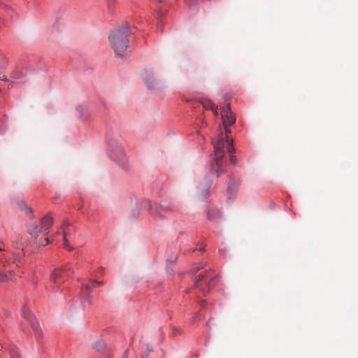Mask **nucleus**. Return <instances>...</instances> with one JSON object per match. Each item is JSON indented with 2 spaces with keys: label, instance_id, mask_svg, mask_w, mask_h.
<instances>
[{
  "label": "nucleus",
  "instance_id": "nucleus-30",
  "mask_svg": "<svg viewBox=\"0 0 358 358\" xmlns=\"http://www.w3.org/2000/svg\"><path fill=\"white\" fill-rule=\"evenodd\" d=\"M147 350L148 351H152V346L150 345H147Z\"/></svg>",
  "mask_w": 358,
  "mask_h": 358
},
{
  "label": "nucleus",
  "instance_id": "nucleus-36",
  "mask_svg": "<svg viewBox=\"0 0 358 358\" xmlns=\"http://www.w3.org/2000/svg\"><path fill=\"white\" fill-rule=\"evenodd\" d=\"M138 215V213H137L136 214H134V216L136 217H137Z\"/></svg>",
  "mask_w": 358,
  "mask_h": 358
},
{
  "label": "nucleus",
  "instance_id": "nucleus-20",
  "mask_svg": "<svg viewBox=\"0 0 358 358\" xmlns=\"http://www.w3.org/2000/svg\"><path fill=\"white\" fill-rule=\"evenodd\" d=\"M23 74L20 71H13L11 73L10 77L14 79H20Z\"/></svg>",
  "mask_w": 358,
  "mask_h": 358
},
{
  "label": "nucleus",
  "instance_id": "nucleus-25",
  "mask_svg": "<svg viewBox=\"0 0 358 358\" xmlns=\"http://www.w3.org/2000/svg\"><path fill=\"white\" fill-rule=\"evenodd\" d=\"M7 130V127L5 124L0 125V134L3 135Z\"/></svg>",
  "mask_w": 358,
  "mask_h": 358
},
{
  "label": "nucleus",
  "instance_id": "nucleus-23",
  "mask_svg": "<svg viewBox=\"0 0 358 358\" xmlns=\"http://www.w3.org/2000/svg\"><path fill=\"white\" fill-rule=\"evenodd\" d=\"M235 150L234 152H229L230 154V162L231 164H234L236 163V157L233 155L234 153Z\"/></svg>",
  "mask_w": 358,
  "mask_h": 358
},
{
  "label": "nucleus",
  "instance_id": "nucleus-22",
  "mask_svg": "<svg viewBox=\"0 0 358 358\" xmlns=\"http://www.w3.org/2000/svg\"><path fill=\"white\" fill-rule=\"evenodd\" d=\"M106 1L109 9L113 8L116 3V0H106Z\"/></svg>",
  "mask_w": 358,
  "mask_h": 358
},
{
  "label": "nucleus",
  "instance_id": "nucleus-14",
  "mask_svg": "<svg viewBox=\"0 0 358 358\" xmlns=\"http://www.w3.org/2000/svg\"><path fill=\"white\" fill-rule=\"evenodd\" d=\"M76 110L83 119L88 120L90 117V113L85 106H78L76 107Z\"/></svg>",
  "mask_w": 358,
  "mask_h": 358
},
{
  "label": "nucleus",
  "instance_id": "nucleus-18",
  "mask_svg": "<svg viewBox=\"0 0 358 358\" xmlns=\"http://www.w3.org/2000/svg\"><path fill=\"white\" fill-rule=\"evenodd\" d=\"M64 236V247L67 249L69 251H72L73 250V247L70 245L69 241L67 240V233L66 231L63 232Z\"/></svg>",
  "mask_w": 358,
  "mask_h": 358
},
{
  "label": "nucleus",
  "instance_id": "nucleus-17",
  "mask_svg": "<svg viewBox=\"0 0 358 358\" xmlns=\"http://www.w3.org/2000/svg\"><path fill=\"white\" fill-rule=\"evenodd\" d=\"M8 350L10 352V358H22L21 355L15 348L11 347L8 349Z\"/></svg>",
  "mask_w": 358,
  "mask_h": 358
},
{
  "label": "nucleus",
  "instance_id": "nucleus-35",
  "mask_svg": "<svg viewBox=\"0 0 358 358\" xmlns=\"http://www.w3.org/2000/svg\"><path fill=\"white\" fill-rule=\"evenodd\" d=\"M3 59V55L0 53V62Z\"/></svg>",
  "mask_w": 358,
  "mask_h": 358
},
{
  "label": "nucleus",
  "instance_id": "nucleus-4",
  "mask_svg": "<svg viewBox=\"0 0 358 358\" xmlns=\"http://www.w3.org/2000/svg\"><path fill=\"white\" fill-rule=\"evenodd\" d=\"M52 217L48 214L41 220L40 227L34 226L32 229H29V234L31 236L30 244L33 242L39 247L45 246L49 242V240L48 238L43 236V233L52 225Z\"/></svg>",
  "mask_w": 358,
  "mask_h": 358
},
{
  "label": "nucleus",
  "instance_id": "nucleus-29",
  "mask_svg": "<svg viewBox=\"0 0 358 358\" xmlns=\"http://www.w3.org/2000/svg\"><path fill=\"white\" fill-rule=\"evenodd\" d=\"M177 259V255H175L173 258V259H168L169 262H175Z\"/></svg>",
  "mask_w": 358,
  "mask_h": 358
},
{
  "label": "nucleus",
  "instance_id": "nucleus-13",
  "mask_svg": "<svg viewBox=\"0 0 358 358\" xmlns=\"http://www.w3.org/2000/svg\"><path fill=\"white\" fill-rule=\"evenodd\" d=\"M213 182L210 179H206L203 184H201L199 189L201 190V196L203 198L208 196V189L211 186Z\"/></svg>",
  "mask_w": 358,
  "mask_h": 358
},
{
  "label": "nucleus",
  "instance_id": "nucleus-16",
  "mask_svg": "<svg viewBox=\"0 0 358 358\" xmlns=\"http://www.w3.org/2000/svg\"><path fill=\"white\" fill-rule=\"evenodd\" d=\"M238 185V182L234 179L232 178L229 180L228 187H227V192L229 194L232 190L235 189Z\"/></svg>",
  "mask_w": 358,
  "mask_h": 358
},
{
  "label": "nucleus",
  "instance_id": "nucleus-9",
  "mask_svg": "<svg viewBox=\"0 0 358 358\" xmlns=\"http://www.w3.org/2000/svg\"><path fill=\"white\" fill-rule=\"evenodd\" d=\"M71 273V268L66 266L62 268H55L51 272L50 280L52 282L57 283L64 279L65 276L69 277Z\"/></svg>",
  "mask_w": 358,
  "mask_h": 358
},
{
  "label": "nucleus",
  "instance_id": "nucleus-34",
  "mask_svg": "<svg viewBox=\"0 0 358 358\" xmlns=\"http://www.w3.org/2000/svg\"><path fill=\"white\" fill-rule=\"evenodd\" d=\"M161 27H162L161 22H159L158 23V29H161Z\"/></svg>",
  "mask_w": 358,
  "mask_h": 358
},
{
  "label": "nucleus",
  "instance_id": "nucleus-5",
  "mask_svg": "<svg viewBox=\"0 0 358 358\" xmlns=\"http://www.w3.org/2000/svg\"><path fill=\"white\" fill-rule=\"evenodd\" d=\"M197 278L194 282V287L203 292H205L206 290L208 292L210 291V289L216 285L219 280L218 276L210 269L201 271Z\"/></svg>",
  "mask_w": 358,
  "mask_h": 358
},
{
  "label": "nucleus",
  "instance_id": "nucleus-3",
  "mask_svg": "<svg viewBox=\"0 0 358 358\" xmlns=\"http://www.w3.org/2000/svg\"><path fill=\"white\" fill-rule=\"evenodd\" d=\"M25 254L22 248L20 252H11L12 259L6 255H0V282H4L10 280V275L13 272V267H20Z\"/></svg>",
  "mask_w": 358,
  "mask_h": 358
},
{
  "label": "nucleus",
  "instance_id": "nucleus-38",
  "mask_svg": "<svg viewBox=\"0 0 358 358\" xmlns=\"http://www.w3.org/2000/svg\"><path fill=\"white\" fill-rule=\"evenodd\" d=\"M3 346H1L0 348V350L3 349Z\"/></svg>",
  "mask_w": 358,
  "mask_h": 358
},
{
  "label": "nucleus",
  "instance_id": "nucleus-15",
  "mask_svg": "<svg viewBox=\"0 0 358 358\" xmlns=\"http://www.w3.org/2000/svg\"><path fill=\"white\" fill-rule=\"evenodd\" d=\"M94 348L101 353H103L106 350V343L104 341H97L94 345Z\"/></svg>",
  "mask_w": 358,
  "mask_h": 358
},
{
  "label": "nucleus",
  "instance_id": "nucleus-12",
  "mask_svg": "<svg viewBox=\"0 0 358 358\" xmlns=\"http://www.w3.org/2000/svg\"><path fill=\"white\" fill-rule=\"evenodd\" d=\"M110 155L113 160L117 161L119 163H124L125 155L124 150L120 146H117L114 149H112Z\"/></svg>",
  "mask_w": 358,
  "mask_h": 358
},
{
  "label": "nucleus",
  "instance_id": "nucleus-1",
  "mask_svg": "<svg viewBox=\"0 0 358 358\" xmlns=\"http://www.w3.org/2000/svg\"><path fill=\"white\" fill-rule=\"evenodd\" d=\"M225 130V137L221 132L217 140L213 141L214 147V157L211 164L210 172L216 176H220L224 172V157L225 156V150L228 152H234L232 139L229 138V135L231 134L229 127L231 125H223Z\"/></svg>",
  "mask_w": 358,
  "mask_h": 358
},
{
  "label": "nucleus",
  "instance_id": "nucleus-7",
  "mask_svg": "<svg viewBox=\"0 0 358 358\" xmlns=\"http://www.w3.org/2000/svg\"><path fill=\"white\" fill-rule=\"evenodd\" d=\"M22 314V316L29 322L30 325L31 326L32 329L36 334V338L38 340H41L43 338L42 329L40 327L38 322L36 320L35 317L30 313L29 308L24 307Z\"/></svg>",
  "mask_w": 358,
  "mask_h": 358
},
{
  "label": "nucleus",
  "instance_id": "nucleus-6",
  "mask_svg": "<svg viewBox=\"0 0 358 358\" xmlns=\"http://www.w3.org/2000/svg\"><path fill=\"white\" fill-rule=\"evenodd\" d=\"M145 85L150 89L159 90L164 87L163 83L157 78L152 69H146L142 73Z\"/></svg>",
  "mask_w": 358,
  "mask_h": 358
},
{
  "label": "nucleus",
  "instance_id": "nucleus-8",
  "mask_svg": "<svg viewBox=\"0 0 358 358\" xmlns=\"http://www.w3.org/2000/svg\"><path fill=\"white\" fill-rule=\"evenodd\" d=\"M174 208L171 206H159L151 208L150 213L156 218L163 220L171 217L175 213Z\"/></svg>",
  "mask_w": 358,
  "mask_h": 358
},
{
  "label": "nucleus",
  "instance_id": "nucleus-33",
  "mask_svg": "<svg viewBox=\"0 0 358 358\" xmlns=\"http://www.w3.org/2000/svg\"><path fill=\"white\" fill-rule=\"evenodd\" d=\"M189 1H190V3H191L192 5H193V4H195V3H196V0H189Z\"/></svg>",
  "mask_w": 358,
  "mask_h": 358
},
{
  "label": "nucleus",
  "instance_id": "nucleus-28",
  "mask_svg": "<svg viewBox=\"0 0 358 358\" xmlns=\"http://www.w3.org/2000/svg\"><path fill=\"white\" fill-rule=\"evenodd\" d=\"M213 111L214 112L215 115L217 116L218 115L217 108L215 106V108Z\"/></svg>",
  "mask_w": 358,
  "mask_h": 358
},
{
  "label": "nucleus",
  "instance_id": "nucleus-24",
  "mask_svg": "<svg viewBox=\"0 0 358 358\" xmlns=\"http://www.w3.org/2000/svg\"><path fill=\"white\" fill-rule=\"evenodd\" d=\"M214 213L217 215H220V213L219 212H215L214 210H210L208 213V219H212L215 217L214 215Z\"/></svg>",
  "mask_w": 358,
  "mask_h": 358
},
{
  "label": "nucleus",
  "instance_id": "nucleus-11",
  "mask_svg": "<svg viewBox=\"0 0 358 358\" xmlns=\"http://www.w3.org/2000/svg\"><path fill=\"white\" fill-rule=\"evenodd\" d=\"M90 284H86L83 285V287L81 290V296L83 300H85L88 303H90L92 297L90 296V292L94 287V285L96 284L98 285H101L103 284L102 281L97 282L94 280H90Z\"/></svg>",
  "mask_w": 358,
  "mask_h": 358
},
{
  "label": "nucleus",
  "instance_id": "nucleus-19",
  "mask_svg": "<svg viewBox=\"0 0 358 358\" xmlns=\"http://www.w3.org/2000/svg\"><path fill=\"white\" fill-rule=\"evenodd\" d=\"M202 105L206 109H210L213 110L215 108V104L210 100H205L202 101Z\"/></svg>",
  "mask_w": 358,
  "mask_h": 358
},
{
  "label": "nucleus",
  "instance_id": "nucleus-21",
  "mask_svg": "<svg viewBox=\"0 0 358 358\" xmlns=\"http://www.w3.org/2000/svg\"><path fill=\"white\" fill-rule=\"evenodd\" d=\"M13 242L15 243L17 245L20 244L22 241V236L20 234H16L14 236Z\"/></svg>",
  "mask_w": 358,
  "mask_h": 358
},
{
  "label": "nucleus",
  "instance_id": "nucleus-2",
  "mask_svg": "<svg viewBox=\"0 0 358 358\" xmlns=\"http://www.w3.org/2000/svg\"><path fill=\"white\" fill-rule=\"evenodd\" d=\"M131 33L129 27L122 25L110 34L108 37L110 47L114 50L115 55L123 58L127 57L131 51L128 36Z\"/></svg>",
  "mask_w": 358,
  "mask_h": 358
},
{
  "label": "nucleus",
  "instance_id": "nucleus-10",
  "mask_svg": "<svg viewBox=\"0 0 358 358\" xmlns=\"http://www.w3.org/2000/svg\"><path fill=\"white\" fill-rule=\"evenodd\" d=\"M222 120L223 125H232L236 122V117L231 112L229 104L222 108Z\"/></svg>",
  "mask_w": 358,
  "mask_h": 358
},
{
  "label": "nucleus",
  "instance_id": "nucleus-32",
  "mask_svg": "<svg viewBox=\"0 0 358 358\" xmlns=\"http://www.w3.org/2000/svg\"><path fill=\"white\" fill-rule=\"evenodd\" d=\"M0 80H7V77L5 76H3L0 77Z\"/></svg>",
  "mask_w": 358,
  "mask_h": 358
},
{
  "label": "nucleus",
  "instance_id": "nucleus-27",
  "mask_svg": "<svg viewBox=\"0 0 358 358\" xmlns=\"http://www.w3.org/2000/svg\"><path fill=\"white\" fill-rule=\"evenodd\" d=\"M3 242H1L0 243V251H6V250L3 248Z\"/></svg>",
  "mask_w": 358,
  "mask_h": 358
},
{
  "label": "nucleus",
  "instance_id": "nucleus-26",
  "mask_svg": "<svg viewBox=\"0 0 358 358\" xmlns=\"http://www.w3.org/2000/svg\"><path fill=\"white\" fill-rule=\"evenodd\" d=\"M19 206L22 210L24 209L26 210V213H31V210L26 207L25 204L23 202L19 203Z\"/></svg>",
  "mask_w": 358,
  "mask_h": 358
},
{
  "label": "nucleus",
  "instance_id": "nucleus-37",
  "mask_svg": "<svg viewBox=\"0 0 358 358\" xmlns=\"http://www.w3.org/2000/svg\"><path fill=\"white\" fill-rule=\"evenodd\" d=\"M3 346H1L0 348V350L3 349Z\"/></svg>",
  "mask_w": 358,
  "mask_h": 358
},
{
  "label": "nucleus",
  "instance_id": "nucleus-31",
  "mask_svg": "<svg viewBox=\"0 0 358 358\" xmlns=\"http://www.w3.org/2000/svg\"><path fill=\"white\" fill-rule=\"evenodd\" d=\"M203 268V265H201V266H198L196 267L194 270H195V272L199 271L200 269Z\"/></svg>",
  "mask_w": 358,
  "mask_h": 358
}]
</instances>
